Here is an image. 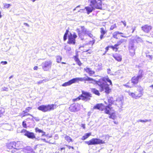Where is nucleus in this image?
I'll return each instance as SVG.
<instances>
[{
    "label": "nucleus",
    "mask_w": 153,
    "mask_h": 153,
    "mask_svg": "<svg viewBox=\"0 0 153 153\" xmlns=\"http://www.w3.org/2000/svg\"><path fill=\"white\" fill-rule=\"evenodd\" d=\"M85 81H90L91 83L96 82L100 86V89L101 91H105V92L107 94L110 93L111 89L109 87V85L107 83V82L109 83V85H112L111 80L107 76L100 79L96 82L95 80L89 77L88 76L84 77H77L73 78L68 82H66L62 85L63 86H69L73 83L79 81L81 82Z\"/></svg>",
    "instance_id": "obj_1"
},
{
    "label": "nucleus",
    "mask_w": 153,
    "mask_h": 153,
    "mask_svg": "<svg viewBox=\"0 0 153 153\" xmlns=\"http://www.w3.org/2000/svg\"><path fill=\"white\" fill-rule=\"evenodd\" d=\"M76 31L79 36L82 40L84 39V36L85 35H87L91 38L93 36L91 33V31L87 30L84 26H81L80 29L77 28Z\"/></svg>",
    "instance_id": "obj_2"
},
{
    "label": "nucleus",
    "mask_w": 153,
    "mask_h": 153,
    "mask_svg": "<svg viewBox=\"0 0 153 153\" xmlns=\"http://www.w3.org/2000/svg\"><path fill=\"white\" fill-rule=\"evenodd\" d=\"M56 108V105L55 104L42 105L37 108V109L43 112L50 111Z\"/></svg>",
    "instance_id": "obj_3"
},
{
    "label": "nucleus",
    "mask_w": 153,
    "mask_h": 153,
    "mask_svg": "<svg viewBox=\"0 0 153 153\" xmlns=\"http://www.w3.org/2000/svg\"><path fill=\"white\" fill-rule=\"evenodd\" d=\"M92 97L91 94L89 92L82 91V94L73 100L74 101L79 100L81 99L83 100L87 101L90 100Z\"/></svg>",
    "instance_id": "obj_4"
},
{
    "label": "nucleus",
    "mask_w": 153,
    "mask_h": 153,
    "mask_svg": "<svg viewBox=\"0 0 153 153\" xmlns=\"http://www.w3.org/2000/svg\"><path fill=\"white\" fill-rule=\"evenodd\" d=\"M90 6H93L97 9L102 8V1L101 0H88Z\"/></svg>",
    "instance_id": "obj_5"
},
{
    "label": "nucleus",
    "mask_w": 153,
    "mask_h": 153,
    "mask_svg": "<svg viewBox=\"0 0 153 153\" xmlns=\"http://www.w3.org/2000/svg\"><path fill=\"white\" fill-rule=\"evenodd\" d=\"M85 143L88 145L99 144L105 143L104 141L98 138H92L89 141H85Z\"/></svg>",
    "instance_id": "obj_6"
},
{
    "label": "nucleus",
    "mask_w": 153,
    "mask_h": 153,
    "mask_svg": "<svg viewBox=\"0 0 153 153\" xmlns=\"http://www.w3.org/2000/svg\"><path fill=\"white\" fill-rule=\"evenodd\" d=\"M143 75L144 74L143 73V71L140 70L137 76H134L131 79V82L134 85L137 84L139 82V79L142 78L143 77Z\"/></svg>",
    "instance_id": "obj_7"
},
{
    "label": "nucleus",
    "mask_w": 153,
    "mask_h": 153,
    "mask_svg": "<svg viewBox=\"0 0 153 153\" xmlns=\"http://www.w3.org/2000/svg\"><path fill=\"white\" fill-rule=\"evenodd\" d=\"M135 44L134 41L132 40L130 42L128 45V49L131 56L134 55L135 51L137 48V46L135 45Z\"/></svg>",
    "instance_id": "obj_8"
},
{
    "label": "nucleus",
    "mask_w": 153,
    "mask_h": 153,
    "mask_svg": "<svg viewBox=\"0 0 153 153\" xmlns=\"http://www.w3.org/2000/svg\"><path fill=\"white\" fill-rule=\"evenodd\" d=\"M21 133H22L23 135L27 136L28 138L32 139L36 138L35 136L33 133L30 132L25 129H23L21 131Z\"/></svg>",
    "instance_id": "obj_9"
},
{
    "label": "nucleus",
    "mask_w": 153,
    "mask_h": 153,
    "mask_svg": "<svg viewBox=\"0 0 153 153\" xmlns=\"http://www.w3.org/2000/svg\"><path fill=\"white\" fill-rule=\"evenodd\" d=\"M52 62L50 61H46L42 64V68L44 71H48L51 68Z\"/></svg>",
    "instance_id": "obj_10"
},
{
    "label": "nucleus",
    "mask_w": 153,
    "mask_h": 153,
    "mask_svg": "<svg viewBox=\"0 0 153 153\" xmlns=\"http://www.w3.org/2000/svg\"><path fill=\"white\" fill-rule=\"evenodd\" d=\"M77 37V36L75 33L73 35L70 33V35L68 37V43L69 44L74 45L75 43V39Z\"/></svg>",
    "instance_id": "obj_11"
},
{
    "label": "nucleus",
    "mask_w": 153,
    "mask_h": 153,
    "mask_svg": "<svg viewBox=\"0 0 153 153\" xmlns=\"http://www.w3.org/2000/svg\"><path fill=\"white\" fill-rule=\"evenodd\" d=\"M138 94H137L136 92H135V93L129 92V94L132 97L137 99L142 97L143 94L142 90H140Z\"/></svg>",
    "instance_id": "obj_12"
},
{
    "label": "nucleus",
    "mask_w": 153,
    "mask_h": 153,
    "mask_svg": "<svg viewBox=\"0 0 153 153\" xmlns=\"http://www.w3.org/2000/svg\"><path fill=\"white\" fill-rule=\"evenodd\" d=\"M80 105L78 103H74L71 105L69 108V110L72 112L77 111L79 109Z\"/></svg>",
    "instance_id": "obj_13"
},
{
    "label": "nucleus",
    "mask_w": 153,
    "mask_h": 153,
    "mask_svg": "<svg viewBox=\"0 0 153 153\" xmlns=\"http://www.w3.org/2000/svg\"><path fill=\"white\" fill-rule=\"evenodd\" d=\"M142 30L145 33H148L152 29V27L147 25H145L141 27Z\"/></svg>",
    "instance_id": "obj_14"
},
{
    "label": "nucleus",
    "mask_w": 153,
    "mask_h": 153,
    "mask_svg": "<svg viewBox=\"0 0 153 153\" xmlns=\"http://www.w3.org/2000/svg\"><path fill=\"white\" fill-rule=\"evenodd\" d=\"M103 111L105 113L107 114H110L111 113V108L109 106H104Z\"/></svg>",
    "instance_id": "obj_15"
},
{
    "label": "nucleus",
    "mask_w": 153,
    "mask_h": 153,
    "mask_svg": "<svg viewBox=\"0 0 153 153\" xmlns=\"http://www.w3.org/2000/svg\"><path fill=\"white\" fill-rule=\"evenodd\" d=\"M94 109H98L101 111H103L104 105L102 103L97 104L94 107Z\"/></svg>",
    "instance_id": "obj_16"
},
{
    "label": "nucleus",
    "mask_w": 153,
    "mask_h": 153,
    "mask_svg": "<svg viewBox=\"0 0 153 153\" xmlns=\"http://www.w3.org/2000/svg\"><path fill=\"white\" fill-rule=\"evenodd\" d=\"M90 7H85V9H86L87 11V13L88 14H90V13H91L93 10H94L96 8L93 6H90Z\"/></svg>",
    "instance_id": "obj_17"
},
{
    "label": "nucleus",
    "mask_w": 153,
    "mask_h": 153,
    "mask_svg": "<svg viewBox=\"0 0 153 153\" xmlns=\"http://www.w3.org/2000/svg\"><path fill=\"white\" fill-rule=\"evenodd\" d=\"M113 57L118 62H120L122 60V57L119 54L115 53V54H114L113 55Z\"/></svg>",
    "instance_id": "obj_18"
},
{
    "label": "nucleus",
    "mask_w": 153,
    "mask_h": 153,
    "mask_svg": "<svg viewBox=\"0 0 153 153\" xmlns=\"http://www.w3.org/2000/svg\"><path fill=\"white\" fill-rule=\"evenodd\" d=\"M11 143H12L11 145L12 146V147L13 149H19V145L20 143V142H18L16 143L15 142H10Z\"/></svg>",
    "instance_id": "obj_19"
},
{
    "label": "nucleus",
    "mask_w": 153,
    "mask_h": 153,
    "mask_svg": "<svg viewBox=\"0 0 153 153\" xmlns=\"http://www.w3.org/2000/svg\"><path fill=\"white\" fill-rule=\"evenodd\" d=\"M100 32L101 33V35L100 36V38L101 39H102L104 37V35L106 33L107 31L105 29H104L103 28H100Z\"/></svg>",
    "instance_id": "obj_20"
},
{
    "label": "nucleus",
    "mask_w": 153,
    "mask_h": 153,
    "mask_svg": "<svg viewBox=\"0 0 153 153\" xmlns=\"http://www.w3.org/2000/svg\"><path fill=\"white\" fill-rule=\"evenodd\" d=\"M84 70L87 73H88L90 76H91L92 75H93L94 74L95 72L92 70L91 69L86 67L84 68Z\"/></svg>",
    "instance_id": "obj_21"
},
{
    "label": "nucleus",
    "mask_w": 153,
    "mask_h": 153,
    "mask_svg": "<svg viewBox=\"0 0 153 153\" xmlns=\"http://www.w3.org/2000/svg\"><path fill=\"white\" fill-rule=\"evenodd\" d=\"M116 104L117 105L121 106L123 104L122 98L121 97L118 98L116 100Z\"/></svg>",
    "instance_id": "obj_22"
},
{
    "label": "nucleus",
    "mask_w": 153,
    "mask_h": 153,
    "mask_svg": "<svg viewBox=\"0 0 153 153\" xmlns=\"http://www.w3.org/2000/svg\"><path fill=\"white\" fill-rule=\"evenodd\" d=\"M123 33L119 31H115L112 34L113 37L116 39H118L117 36L119 34H123Z\"/></svg>",
    "instance_id": "obj_23"
},
{
    "label": "nucleus",
    "mask_w": 153,
    "mask_h": 153,
    "mask_svg": "<svg viewBox=\"0 0 153 153\" xmlns=\"http://www.w3.org/2000/svg\"><path fill=\"white\" fill-rule=\"evenodd\" d=\"M91 133H88L85 134V135L82 137L81 139L82 140H86L91 135Z\"/></svg>",
    "instance_id": "obj_24"
},
{
    "label": "nucleus",
    "mask_w": 153,
    "mask_h": 153,
    "mask_svg": "<svg viewBox=\"0 0 153 153\" xmlns=\"http://www.w3.org/2000/svg\"><path fill=\"white\" fill-rule=\"evenodd\" d=\"M65 49L66 51V52L67 53L69 54H71L72 53L71 48L70 47H65Z\"/></svg>",
    "instance_id": "obj_25"
},
{
    "label": "nucleus",
    "mask_w": 153,
    "mask_h": 153,
    "mask_svg": "<svg viewBox=\"0 0 153 153\" xmlns=\"http://www.w3.org/2000/svg\"><path fill=\"white\" fill-rule=\"evenodd\" d=\"M35 131L36 132H38L39 133H42V136H43L45 135V133L43 131H42V130L39 129L38 128H35Z\"/></svg>",
    "instance_id": "obj_26"
},
{
    "label": "nucleus",
    "mask_w": 153,
    "mask_h": 153,
    "mask_svg": "<svg viewBox=\"0 0 153 153\" xmlns=\"http://www.w3.org/2000/svg\"><path fill=\"white\" fill-rule=\"evenodd\" d=\"M91 91L93 93L99 96L100 94L99 91L95 88L92 89H91Z\"/></svg>",
    "instance_id": "obj_27"
},
{
    "label": "nucleus",
    "mask_w": 153,
    "mask_h": 153,
    "mask_svg": "<svg viewBox=\"0 0 153 153\" xmlns=\"http://www.w3.org/2000/svg\"><path fill=\"white\" fill-rule=\"evenodd\" d=\"M109 117L110 118L114 120L116 118V116L115 115V114L114 113L111 112L110 114H109Z\"/></svg>",
    "instance_id": "obj_28"
},
{
    "label": "nucleus",
    "mask_w": 153,
    "mask_h": 153,
    "mask_svg": "<svg viewBox=\"0 0 153 153\" xmlns=\"http://www.w3.org/2000/svg\"><path fill=\"white\" fill-rule=\"evenodd\" d=\"M69 31L68 30H66V32L64 35L63 37V39L64 41H65L67 39V35L68 34Z\"/></svg>",
    "instance_id": "obj_29"
},
{
    "label": "nucleus",
    "mask_w": 153,
    "mask_h": 153,
    "mask_svg": "<svg viewBox=\"0 0 153 153\" xmlns=\"http://www.w3.org/2000/svg\"><path fill=\"white\" fill-rule=\"evenodd\" d=\"M65 140L68 142H70L72 141V139L69 136L66 135L65 137Z\"/></svg>",
    "instance_id": "obj_30"
},
{
    "label": "nucleus",
    "mask_w": 153,
    "mask_h": 153,
    "mask_svg": "<svg viewBox=\"0 0 153 153\" xmlns=\"http://www.w3.org/2000/svg\"><path fill=\"white\" fill-rule=\"evenodd\" d=\"M118 46L117 45V44H116L114 46H111V48L113 50H115V51H117L118 49V48H117Z\"/></svg>",
    "instance_id": "obj_31"
},
{
    "label": "nucleus",
    "mask_w": 153,
    "mask_h": 153,
    "mask_svg": "<svg viewBox=\"0 0 153 153\" xmlns=\"http://www.w3.org/2000/svg\"><path fill=\"white\" fill-rule=\"evenodd\" d=\"M125 39H121L120 40L118 41L117 42V43L116 44L118 46L120 45L122 43L124 42Z\"/></svg>",
    "instance_id": "obj_32"
},
{
    "label": "nucleus",
    "mask_w": 153,
    "mask_h": 153,
    "mask_svg": "<svg viewBox=\"0 0 153 153\" xmlns=\"http://www.w3.org/2000/svg\"><path fill=\"white\" fill-rule=\"evenodd\" d=\"M11 5L10 4H8L7 3L3 4V8H8Z\"/></svg>",
    "instance_id": "obj_33"
},
{
    "label": "nucleus",
    "mask_w": 153,
    "mask_h": 153,
    "mask_svg": "<svg viewBox=\"0 0 153 153\" xmlns=\"http://www.w3.org/2000/svg\"><path fill=\"white\" fill-rule=\"evenodd\" d=\"M4 109L3 108H0V117H1L4 112Z\"/></svg>",
    "instance_id": "obj_34"
},
{
    "label": "nucleus",
    "mask_w": 153,
    "mask_h": 153,
    "mask_svg": "<svg viewBox=\"0 0 153 153\" xmlns=\"http://www.w3.org/2000/svg\"><path fill=\"white\" fill-rule=\"evenodd\" d=\"M151 121V120H137V122H148L150 121Z\"/></svg>",
    "instance_id": "obj_35"
},
{
    "label": "nucleus",
    "mask_w": 153,
    "mask_h": 153,
    "mask_svg": "<svg viewBox=\"0 0 153 153\" xmlns=\"http://www.w3.org/2000/svg\"><path fill=\"white\" fill-rule=\"evenodd\" d=\"M62 58L61 56H58L56 57V61L57 62H60Z\"/></svg>",
    "instance_id": "obj_36"
},
{
    "label": "nucleus",
    "mask_w": 153,
    "mask_h": 153,
    "mask_svg": "<svg viewBox=\"0 0 153 153\" xmlns=\"http://www.w3.org/2000/svg\"><path fill=\"white\" fill-rule=\"evenodd\" d=\"M117 27L116 25V24H114V25H111L110 28V30H112L115 28Z\"/></svg>",
    "instance_id": "obj_37"
},
{
    "label": "nucleus",
    "mask_w": 153,
    "mask_h": 153,
    "mask_svg": "<svg viewBox=\"0 0 153 153\" xmlns=\"http://www.w3.org/2000/svg\"><path fill=\"white\" fill-rule=\"evenodd\" d=\"M11 144H12V143H10L7 144V147L8 149H12L13 148L12 147V146L11 145Z\"/></svg>",
    "instance_id": "obj_38"
},
{
    "label": "nucleus",
    "mask_w": 153,
    "mask_h": 153,
    "mask_svg": "<svg viewBox=\"0 0 153 153\" xmlns=\"http://www.w3.org/2000/svg\"><path fill=\"white\" fill-rule=\"evenodd\" d=\"M48 81V80L47 79H43L42 80H41V81H39L38 83L40 84V83H43L44 82H47Z\"/></svg>",
    "instance_id": "obj_39"
},
{
    "label": "nucleus",
    "mask_w": 153,
    "mask_h": 153,
    "mask_svg": "<svg viewBox=\"0 0 153 153\" xmlns=\"http://www.w3.org/2000/svg\"><path fill=\"white\" fill-rule=\"evenodd\" d=\"M22 126L25 128H27V124L25 123V122L23 121L22 122Z\"/></svg>",
    "instance_id": "obj_40"
},
{
    "label": "nucleus",
    "mask_w": 153,
    "mask_h": 153,
    "mask_svg": "<svg viewBox=\"0 0 153 153\" xmlns=\"http://www.w3.org/2000/svg\"><path fill=\"white\" fill-rule=\"evenodd\" d=\"M129 82L127 83L126 84H124L123 86H125L126 88H131V86L128 85Z\"/></svg>",
    "instance_id": "obj_41"
},
{
    "label": "nucleus",
    "mask_w": 153,
    "mask_h": 153,
    "mask_svg": "<svg viewBox=\"0 0 153 153\" xmlns=\"http://www.w3.org/2000/svg\"><path fill=\"white\" fill-rule=\"evenodd\" d=\"M74 59L76 62H77L79 61V59L78 57V56H74Z\"/></svg>",
    "instance_id": "obj_42"
},
{
    "label": "nucleus",
    "mask_w": 153,
    "mask_h": 153,
    "mask_svg": "<svg viewBox=\"0 0 153 153\" xmlns=\"http://www.w3.org/2000/svg\"><path fill=\"white\" fill-rule=\"evenodd\" d=\"M27 115H30V116H31L32 117H33V116L32 115H31L29 113L25 114H24L23 115V117H25V116H27Z\"/></svg>",
    "instance_id": "obj_43"
},
{
    "label": "nucleus",
    "mask_w": 153,
    "mask_h": 153,
    "mask_svg": "<svg viewBox=\"0 0 153 153\" xmlns=\"http://www.w3.org/2000/svg\"><path fill=\"white\" fill-rule=\"evenodd\" d=\"M32 108L31 107H28L26 109V112H28L29 111V109H31Z\"/></svg>",
    "instance_id": "obj_44"
},
{
    "label": "nucleus",
    "mask_w": 153,
    "mask_h": 153,
    "mask_svg": "<svg viewBox=\"0 0 153 153\" xmlns=\"http://www.w3.org/2000/svg\"><path fill=\"white\" fill-rule=\"evenodd\" d=\"M7 62L6 61H1V63L3 65H4L7 64Z\"/></svg>",
    "instance_id": "obj_45"
},
{
    "label": "nucleus",
    "mask_w": 153,
    "mask_h": 153,
    "mask_svg": "<svg viewBox=\"0 0 153 153\" xmlns=\"http://www.w3.org/2000/svg\"><path fill=\"white\" fill-rule=\"evenodd\" d=\"M43 140H44V141L46 142H47L48 143H49L52 144H54V142H53V143L51 142H50V141H48V142L46 141L45 139H43Z\"/></svg>",
    "instance_id": "obj_46"
},
{
    "label": "nucleus",
    "mask_w": 153,
    "mask_h": 153,
    "mask_svg": "<svg viewBox=\"0 0 153 153\" xmlns=\"http://www.w3.org/2000/svg\"><path fill=\"white\" fill-rule=\"evenodd\" d=\"M76 62L77 63V64L80 66H81L82 65V63L79 60L78 61Z\"/></svg>",
    "instance_id": "obj_47"
},
{
    "label": "nucleus",
    "mask_w": 153,
    "mask_h": 153,
    "mask_svg": "<svg viewBox=\"0 0 153 153\" xmlns=\"http://www.w3.org/2000/svg\"><path fill=\"white\" fill-rule=\"evenodd\" d=\"M36 121H39V118L38 117H34L33 116V117Z\"/></svg>",
    "instance_id": "obj_48"
},
{
    "label": "nucleus",
    "mask_w": 153,
    "mask_h": 153,
    "mask_svg": "<svg viewBox=\"0 0 153 153\" xmlns=\"http://www.w3.org/2000/svg\"><path fill=\"white\" fill-rule=\"evenodd\" d=\"M108 101L109 102V105H111L113 103V102L112 101H111V100H108Z\"/></svg>",
    "instance_id": "obj_49"
},
{
    "label": "nucleus",
    "mask_w": 153,
    "mask_h": 153,
    "mask_svg": "<svg viewBox=\"0 0 153 153\" xmlns=\"http://www.w3.org/2000/svg\"><path fill=\"white\" fill-rule=\"evenodd\" d=\"M54 138L55 140H57L58 138V134H56L55 135Z\"/></svg>",
    "instance_id": "obj_50"
},
{
    "label": "nucleus",
    "mask_w": 153,
    "mask_h": 153,
    "mask_svg": "<svg viewBox=\"0 0 153 153\" xmlns=\"http://www.w3.org/2000/svg\"><path fill=\"white\" fill-rule=\"evenodd\" d=\"M2 89L3 91H8V88H7L4 87Z\"/></svg>",
    "instance_id": "obj_51"
},
{
    "label": "nucleus",
    "mask_w": 153,
    "mask_h": 153,
    "mask_svg": "<svg viewBox=\"0 0 153 153\" xmlns=\"http://www.w3.org/2000/svg\"><path fill=\"white\" fill-rule=\"evenodd\" d=\"M111 70L110 69H107V73L108 74H110Z\"/></svg>",
    "instance_id": "obj_52"
},
{
    "label": "nucleus",
    "mask_w": 153,
    "mask_h": 153,
    "mask_svg": "<svg viewBox=\"0 0 153 153\" xmlns=\"http://www.w3.org/2000/svg\"><path fill=\"white\" fill-rule=\"evenodd\" d=\"M135 28H136L135 27H134L132 28V33H133L134 32V30L135 29Z\"/></svg>",
    "instance_id": "obj_53"
},
{
    "label": "nucleus",
    "mask_w": 153,
    "mask_h": 153,
    "mask_svg": "<svg viewBox=\"0 0 153 153\" xmlns=\"http://www.w3.org/2000/svg\"><path fill=\"white\" fill-rule=\"evenodd\" d=\"M38 68V66H35L34 68H33V69L34 70H37Z\"/></svg>",
    "instance_id": "obj_54"
},
{
    "label": "nucleus",
    "mask_w": 153,
    "mask_h": 153,
    "mask_svg": "<svg viewBox=\"0 0 153 153\" xmlns=\"http://www.w3.org/2000/svg\"><path fill=\"white\" fill-rule=\"evenodd\" d=\"M121 22L123 23V24L124 25V26H126V22L125 21L123 22V21H122Z\"/></svg>",
    "instance_id": "obj_55"
},
{
    "label": "nucleus",
    "mask_w": 153,
    "mask_h": 153,
    "mask_svg": "<svg viewBox=\"0 0 153 153\" xmlns=\"http://www.w3.org/2000/svg\"><path fill=\"white\" fill-rule=\"evenodd\" d=\"M68 147L69 149H70L71 148H72L73 149H74V147L73 146H68Z\"/></svg>",
    "instance_id": "obj_56"
},
{
    "label": "nucleus",
    "mask_w": 153,
    "mask_h": 153,
    "mask_svg": "<svg viewBox=\"0 0 153 153\" xmlns=\"http://www.w3.org/2000/svg\"><path fill=\"white\" fill-rule=\"evenodd\" d=\"M24 24L26 25V26L28 27H29V25L27 23H24Z\"/></svg>",
    "instance_id": "obj_57"
},
{
    "label": "nucleus",
    "mask_w": 153,
    "mask_h": 153,
    "mask_svg": "<svg viewBox=\"0 0 153 153\" xmlns=\"http://www.w3.org/2000/svg\"><path fill=\"white\" fill-rule=\"evenodd\" d=\"M109 47H107L105 49L107 51H108V50L109 49Z\"/></svg>",
    "instance_id": "obj_58"
},
{
    "label": "nucleus",
    "mask_w": 153,
    "mask_h": 153,
    "mask_svg": "<svg viewBox=\"0 0 153 153\" xmlns=\"http://www.w3.org/2000/svg\"><path fill=\"white\" fill-rule=\"evenodd\" d=\"M23 112L24 113V114H25L26 113H27V112H26V110H25L24 111H23Z\"/></svg>",
    "instance_id": "obj_59"
},
{
    "label": "nucleus",
    "mask_w": 153,
    "mask_h": 153,
    "mask_svg": "<svg viewBox=\"0 0 153 153\" xmlns=\"http://www.w3.org/2000/svg\"><path fill=\"white\" fill-rule=\"evenodd\" d=\"M121 36L125 38L127 37V36H123V35H121Z\"/></svg>",
    "instance_id": "obj_60"
},
{
    "label": "nucleus",
    "mask_w": 153,
    "mask_h": 153,
    "mask_svg": "<svg viewBox=\"0 0 153 153\" xmlns=\"http://www.w3.org/2000/svg\"><path fill=\"white\" fill-rule=\"evenodd\" d=\"M82 127L83 128L85 129V126L84 125H82Z\"/></svg>",
    "instance_id": "obj_61"
},
{
    "label": "nucleus",
    "mask_w": 153,
    "mask_h": 153,
    "mask_svg": "<svg viewBox=\"0 0 153 153\" xmlns=\"http://www.w3.org/2000/svg\"><path fill=\"white\" fill-rule=\"evenodd\" d=\"M150 87L152 88H153V85H152L150 86Z\"/></svg>",
    "instance_id": "obj_62"
},
{
    "label": "nucleus",
    "mask_w": 153,
    "mask_h": 153,
    "mask_svg": "<svg viewBox=\"0 0 153 153\" xmlns=\"http://www.w3.org/2000/svg\"><path fill=\"white\" fill-rule=\"evenodd\" d=\"M138 38V39H140V41H141V42L142 41V40L141 39H140V38Z\"/></svg>",
    "instance_id": "obj_63"
},
{
    "label": "nucleus",
    "mask_w": 153,
    "mask_h": 153,
    "mask_svg": "<svg viewBox=\"0 0 153 153\" xmlns=\"http://www.w3.org/2000/svg\"><path fill=\"white\" fill-rule=\"evenodd\" d=\"M13 77V76H10L9 77V79H10L11 78H12V77Z\"/></svg>",
    "instance_id": "obj_64"
}]
</instances>
